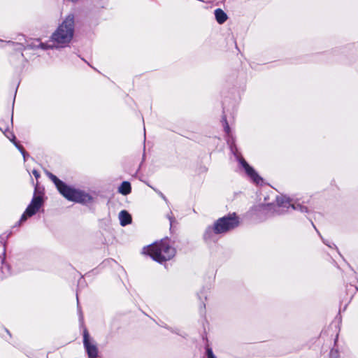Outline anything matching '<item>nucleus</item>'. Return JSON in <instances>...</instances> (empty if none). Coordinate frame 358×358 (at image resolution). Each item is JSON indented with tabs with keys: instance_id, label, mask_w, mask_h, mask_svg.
<instances>
[{
	"instance_id": "obj_1",
	"label": "nucleus",
	"mask_w": 358,
	"mask_h": 358,
	"mask_svg": "<svg viewBox=\"0 0 358 358\" xmlns=\"http://www.w3.org/2000/svg\"><path fill=\"white\" fill-rule=\"evenodd\" d=\"M143 252L153 260L162 263L172 259L176 255V249L170 245L169 239H163L143 248Z\"/></svg>"
},
{
	"instance_id": "obj_2",
	"label": "nucleus",
	"mask_w": 358,
	"mask_h": 358,
	"mask_svg": "<svg viewBox=\"0 0 358 358\" xmlns=\"http://www.w3.org/2000/svg\"><path fill=\"white\" fill-rule=\"evenodd\" d=\"M48 176L59 193L68 200L81 203H87L92 201V197L89 194L66 185L52 173H48Z\"/></svg>"
},
{
	"instance_id": "obj_3",
	"label": "nucleus",
	"mask_w": 358,
	"mask_h": 358,
	"mask_svg": "<svg viewBox=\"0 0 358 358\" xmlns=\"http://www.w3.org/2000/svg\"><path fill=\"white\" fill-rule=\"evenodd\" d=\"M276 201V204L269 203L262 206V210L268 216L282 214L288 211L289 208L299 210L301 213L308 212L307 207L300 203H292L291 200L285 196L277 197Z\"/></svg>"
},
{
	"instance_id": "obj_4",
	"label": "nucleus",
	"mask_w": 358,
	"mask_h": 358,
	"mask_svg": "<svg viewBox=\"0 0 358 358\" xmlns=\"http://www.w3.org/2000/svg\"><path fill=\"white\" fill-rule=\"evenodd\" d=\"M74 33V17L68 15L52 34L51 38L59 47H65L71 41Z\"/></svg>"
},
{
	"instance_id": "obj_5",
	"label": "nucleus",
	"mask_w": 358,
	"mask_h": 358,
	"mask_svg": "<svg viewBox=\"0 0 358 358\" xmlns=\"http://www.w3.org/2000/svg\"><path fill=\"white\" fill-rule=\"evenodd\" d=\"M238 218L236 216V214H229L218 219L215 222V230L216 234L226 233L238 227Z\"/></svg>"
},
{
	"instance_id": "obj_6",
	"label": "nucleus",
	"mask_w": 358,
	"mask_h": 358,
	"mask_svg": "<svg viewBox=\"0 0 358 358\" xmlns=\"http://www.w3.org/2000/svg\"><path fill=\"white\" fill-rule=\"evenodd\" d=\"M43 205V199L41 196H34L29 204L25 211L21 216L20 222H23L27 220L28 217L34 215L41 208Z\"/></svg>"
},
{
	"instance_id": "obj_7",
	"label": "nucleus",
	"mask_w": 358,
	"mask_h": 358,
	"mask_svg": "<svg viewBox=\"0 0 358 358\" xmlns=\"http://www.w3.org/2000/svg\"><path fill=\"white\" fill-rule=\"evenodd\" d=\"M242 168L245 170L248 176L257 185L262 182V178L258 175L255 169L251 167L243 158L238 159Z\"/></svg>"
},
{
	"instance_id": "obj_8",
	"label": "nucleus",
	"mask_w": 358,
	"mask_h": 358,
	"mask_svg": "<svg viewBox=\"0 0 358 358\" xmlns=\"http://www.w3.org/2000/svg\"><path fill=\"white\" fill-rule=\"evenodd\" d=\"M83 345L89 358L97 357L98 349L94 344H92L90 342V336L86 329L84 330L83 332Z\"/></svg>"
},
{
	"instance_id": "obj_9",
	"label": "nucleus",
	"mask_w": 358,
	"mask_h": 358,
	"mask_svg": "<svg viewBox=\"0 0 358 358\" xmlns=\"http://www.w3.org/2000/svg\"><path fill=\"white\" fill-rule=\"evenodd\" d=\"M217 234H216L215 230V224L213 227H208L203 234V238L207 242H211V241H215L217 240V238L215 236Z\"/></svg>"
},
{
	"instance_id": "obj_10",
	"label": "nucleus",
	"mask_w": 358,
	"mask_h": 358,
	"mask_svg": "<svg viewBox=\"0 0 358 358\" xmlns=\"http://www.w3.org/2000/svg\"><path fill=\"white\" fill-rule=\"evenodd\" d=\"M119 220L120 224L124 227L131 222V216L127 211L122 210L119 213Z\"/></svg>"
},
{
	"instance_id": "obj_11",
	"label": "nucleus",
	"mask_w": 358,
	"mask_h": 358,
	"mask_svg": "<svg viewBox=\"0 0 358 358\" xmlns=\"http://www.w3.org/2000/svg\"><path fill=\"white\" fill-rule=\"evenodd\" d=\"M215 16L216 21L220 24L225 22L227 20V14L221 8H217L215 10Z\"/></svg>"
},
{
	"instance_id": "obj_12",
	"label": "nucleus",
	"mask_w": 358,
	"mask_h": 358,
	"mask_svg": "<svg viewBox=\"0 0 358 358\" xmlns=\"http://www.w3.org/2000/svg\"><path fill=\"white\" fill-rule=\"evenodd\" d=\"M131 185L127 181H124L122 182L120 186L119 187V192H120L123 195H127L131 192Z\"/></svg>"
},
{
	"instance_id": "obj_13",
	"label": "nucleus",
	"mask_w": 358,
	"mask_h": 358,
	"mask_svg": "<svg viewBox=\"0 0 358 358\" xmlns=\"http://www.w3.org/2000/svg\"><path fill=\"white\" fill-rule=\"evenodd\" d=\"M6 45H11L15 50L21 51L24 48V45L22 43H15L10 41H4Z\"/></svg>"
},
{
	"instance_id": "obj_14",
	"label": "nucleus",
	"mask_w": 358,
	"mask_h": 358,
	"mask_svg": "<svg viewBox=\"0 0 358 358\" xmlns=\"http://www.w3.org/2000/svg\"><path fill=\"white\" fill-rule=\"evenodd\" d=\"M222 122H224V131L227 133V134H229L230 132V128H229V126L228 124V122L227 121V118L225 116H224L222 117Z\"/></svg>"
},
{
	"instance_id": "obj_15",
	"label": "nucleus",
	"mask_w": 358,
	"mask_h": 358,
	"mask_svg": "<svg viewBox=\"0 0 358 358\" xmlns=\"http://www.w3.org/2000/svg\"><path fill=\"white\" fill-rule=\"evenodd\" d=\"M206 355L207 358H217L213 354L212 349L208 347L206 348Z\"/></svg>"
},
{
	"instance_id": "obj_16",
	"label": "nucleus",
	"mask_w": 358,
	"mask_h": 358,
	"mask_svg": "<svg viewBox=\"0 0 358 358\" xmlns=\"http://www.w3.org/2000/svg\"><path fill=\"white\" fill-rule=\"evenodd\" d=\"M16 148L20 150V152L22 153V156L24 157L25 150L23 148V147L19 144H17L16 142H14Z\"/></svg>"
},
{
	"instance_id": "obj_17",
	"label": "nucleus",
	"mask_w": 358,
	"mask_h": 358,
	"mask_svg": "<svg viewBox=\"0 0 358 358\" xmlns=\"http://www.w3.org/2000/svg\"><path fill=\"white\" fill-rule=\"evenodd\" d=\"M11 136L8 137L10 138V140L11 141H13V143L15 142V136L13 134H10Z\"/></svg>"
},
{
	"instance_id": "obj_18",
	"label": "nucleus",
	"mask_w": 358,
	"mask_h": 358,
	"mask_svg": "<svg viewBox=\"0 0 358 358\" xmlns=\"http://www.w3.org/2000/svg\"><path fill=\"white\" fill-rule=\"evenodd\" d=\"M40 46H41V48H43V49H47V48H48L45 44H44V43H40Z\"/></svg>"
},
{
	"instance_id": "obj_19",
	"label": "nucleus",
	"mask_w": 358,
	"mask_h": 358,
	"mask_svg": "<svg viewBox=\"0 0 358 358\" xmlns=\"http://www.w3.org/2000/svg\"><path fill=\"white\" fill-rule=\"evenodd\" d=\"M169 221H170V224H171V225H172V222H173V220H174V217H173L172 216H169Z\"/></svg>"
},
{
	"instance_id": "obj_20",
	"label": "nucleus",
	"mask_w": 358,
	"mask_h": 358,
	"mask_svg": "<svg viewBox=\"0 0 358 358\" xmlns=\"http://www.w3.org/2000/svg\"><path fill=\"white\" fill-rule=\"evenodd\" d=\"M33 173L36 178H38L39 176L38 173L36 170L33 171Z\"/></svg>"
},
{
	"instance_id": "obj_21",
	"label": "nucleus",
	"mask_w": 358,
	"mask_h": 358,
	"mask_svg": "<svg viewBox=\"0 0 358 358\" xmlns=\"http://www.w3.org/2000/svg\"><path fill=\"white\" fill-rule=\"evenodd\" d=\"M159 194H160L161 197H162L164 201H166V196H164L162 192H160V193H159Z\"/></svg>"
},
{
	"instance_id": "obj_22",
	"label": "nucleus",
	"mask_w": 358,
	"mask_h": 358,
	"mask_svg": "<svg viewBox=\"0 0 358 358\" xmlns=\"http://www.w3.org/2000/svg\"><path fill=\"white\" fill-rule=\"evenodd\" d=\"M323 242H324V244H326V245H327V246H329V248H332V247H333V246H332L331 244H329V243H327V242H326V241H324Z\"/></svg>"
},
{
	"instance_id": "obj_23",
	"label": "nucleus",
	"mask_w": 358,
	"mask_h": 358,
	"mask_svg": "<svg viewBox=\"0 0 358 358\" xmlns=\"http://www.w3.org/2000/svg\"><path fill=\"white\" fill-rule=\"evenodd\" d=\"M79 314H80V320H83V315L80 310H79Z\"/></svg>"
},
{
	"instance_id": "obj_24",
	"label": "nucleus",
	"mask_w": 358,
	"mask_h": 358,
	"mask_svg": "<svg viewBox=\"0 0 358 358\" xmlns=\"http://www.w3.org/2000/svg\"><path fill=\"white\" fill-rule=\"evenodd\" d=\"M334 350H332L331 351V352H330V354H331V357H334Z\"/></svg>"
},
{
	"instance_id": "obj_25",
	"label": "nucleus",
	"mask_w": 358,
	"mask_h": 358,
	"mask_svg": "<svg viewBox=\"0 0 358 358\" xmlns=\"http://www.w3.org/2000/svg\"><path fill=\"white\" fill-rule=\"evenodd\" d=\"M27 155V154L25 152V154H24V157H24V161H26Z\"/></svg>"
},
{
	"instance_id": "obj_26",
	"label": "nucleus",
	"mask_w": 358,
	"mask_h": 358,
	"mask_svg": "<svg viewBox=\"0 0 358 358\" xmlns=\"http://www.w3.org/2000/svg\"><path fill=\"white\" fill-rule=\"evenodd\" d=\"M6 331L10 336V334L9 331L8 329H6Z\"/></svg>"
},
{
	"instance_id": "obj_27",
	"label": "nucleus",
	"mask_w": 358,
	"mask_h": 358,
	"mask_svg": "<svg viewBox=\"0 0 358 358\" xmlns=\"http://www.w3.org/2000/svg\"><path fill=\"white\" fill-rule=\"evenodd\" d=\"M77 301H78V294H76Z\"/></svg>"
},
{
	"instance_id": "obj_28",
	"label": "nucleus",
	"mask_w": 358,
	"mask_h": 358,
	"mask_svg": "<svg viewBox=\"0 0 358 358\" xmlns=\"http://www.w3.org/2000/svg\"><path fill=\"white\" fill-rule=\"evenodd\" d=\"M335 357V358L336 357V354H334V357Z\"/></svg>"
}]
</instances>
